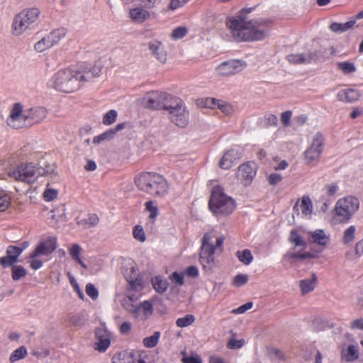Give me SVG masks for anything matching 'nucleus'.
I'll return each instance as SVG.
<instances>
[{"label": "nucleus", "instance_id": "20", "mask_svg": "<svg viewBox=\"0 0 363 363\" xmlns=\"http://www.w3.org/2000/svg\"><path fill=\"white\" fill-rule=\"evenodd\" d=\"M148 49L151 54L161 63L167 61V52L164 49L163 43L157 40H152L148 44Z\"/></svg>", "mask_w": 363, "mask_h": 363}, {"label": "nucleus", "instance_id": "24", "mask_svg": "<svg viewBox=\"0 0 363 363\" xmlns=\"http://www.w3.org/2000/svg\"><path fill=\"white\" fill-rule=\"evenodd\" d=\"M311 238V242L315 243L320 247H325L330 242L329 235L323 230H315L314 231L308 232Z\"/></svg>", "mask_w": 363, "mask_h": 363}, {"label": "nucleus", "instance_id": "35", "mask_svg": "<svg viewBox=\"0 0 363 363\" xmlns=\"http://www.w3.org/2000/svg\"><path fill=\"white\" fill-rule=\"evenodd\" d=\"M342 357L347 362H352L357 359L359 357L358 349L357 346L350 345L346 350L342 352Z\"/></svg>", "mask_w": 363, "mask_h": 363}, {"label": "nucleus", "instance_id": "41", "mask_svg": "<svg viewBox=\"0 0 363 363\" xmlns=\"http://www.w3.org/2000/svg\"><path fill=\"white\" fill-rule=\"evenodd\" d=\"M12 278L15 281H18L26 276L27 272L26 269L21 265H14L11 268Z\"/></svg>", "mask_w": 363, "mask_h": 363}, {"label": "nucleus", "instance_id": "61", "mask_svg": "<svg viewBox=\"0 0 363 363\" xmlns=\"http://www.w3.org/2000/svg\"><path fill=\"white\" fill-rule=\"evenodd\" d=\"M189 0H171L169 9L174 11L183 6Z\"/></svg>", "mask_w": 363, "mask_h": 363}, {"label": "nucleus", "instance_id": "6", "mask_svg": "<svg viewBox=\"0 0 363 363\" xmlns=\"http://www.w3.org/2000/svg\"><path fill=\"white\" fill-rule=\"evenodd\" d=\"M208 206L214 214L228 215L235 208L234 200L228 196L219 186L213 189Z\"/></svg>", "mask_w": 363, "mask_h": 363}, {"label": "nucleus", "instance_id": "39", "mask_svg": "<svg viewBox=\"0 0 363 363\" xmlns=\"http://www.w3.org/2000/svg\"><path fill=\"white\" fill-rule=\"evenodd\" d=\"M160 333L155 331L152 335L143 339V345L147 348L155 347L159 341Z\"/></svg>", "mask_w": 363, "mask_h": 363}, {"label": "nucleus", "instance_id": "9", "mask_svg": "<svg viewBox=\"0 0 363 363\" xmlns=\"http://www.w3.org/2000/svg\"><path fill=\"white\" fill-rule=\"evenodd\" d=\"M359 202L357 198L352 196L340 199L336 203L335 207V215L342 223H346L350 220L354 213L358 210Z\"/></svg>", "mask_w": 363, "mask_h": 363}, {"label": "nucleus", "instance_id": "29", "mask_svg": "<svg viewBox=\"0 0 363 363\" xmlns=\"http://www.w3.org/2000/svg\"><path fill=\"white\" fill-rule=\"evenodd\" d=\"M356 23V20H351L345 23L334 22L330 24V29L334 33H344L352 28Z\"/></svg>", "mask_w": 363, "mask_h": 363}, {"label": "nucleus", "instance_id": "46", "mask_svg": "<svg viewBox=\"0 0 363 363\" xmlns=\"http://www.w3.org/2000/svg\"><path fill=\"white\" fill-rule=\"evenodd\" d=\"M23 249L13 245H9L6 250V255L13 259L15 262L18 261V257L23 252Z\"/></svg>", "mask_w": 363, "mask_h": 363}, {"label": "nucleus", "instance_id": "11", "mask_svg": "<svg viewBox=\"0 0 363 363\" xmlns=\"http://www.w3.org/2000/svg\"><path fill=\"white\" fill-rule=\"evenodd\" d=\"M174 96L165 92H152L144 98L145 106L152 110H167Z\"/></svg>", "mask_w": 363, "mask_h": 363}, {"label": "nucleus", "instance_id": "48", "mask_svg": "<svg viewBox=\"0 0 363 363\" xmlns=\"http://www.w3.org/2000/svg\"><path fill=\"white\" fill-rule=\"evenodd\" d=\"M58 191L57 189L50 187V184H48L47 188L43 193V198L47 201H50L57 197Z\"/></svg>", "mask_w": 363, "mask_h": 363}, {"label": "nucleus", "instance_id": "16", "mask_svg": "<svg viewBox=\"0 0 363 363\" xmlns=\"http://www.w3.org/2000/svg\"><path fill=\"white\" fill-rule=\"evenodd\" d=\"M57 248V239L55 238H49L45 241L41 242L33 251L30 255V258L38 257L44 255L48 256L52 254Z\"/></svg>", "mask_w": 363, "mask_h": 363}, {"label": "nucleus", "instance_id": "31", "mask_svg": "<svg viewBox=\"0 0 363 363\" xmlns=\"http://www.w3.org/2000/svg\"><path fill=\"white\" fill-rule=\"evenodd\" d=\"M123 274L128 282L133 280L135 277L140 276L139 272L133 262L125 264L123 268Z\"/></svg>", "mask_w": 363, "mask_h": 363}, {"label": "nucleus", "instance_id": "55", "mask_svg": "<svg viewBox=\"0 0 363 363\" xmlns=\"http://www.w3.org/2000/svg\"><path fill=\"white\" fill-rule=\"evenodd\" d=\"M122 306L123 308L130 313L133 314L135 308L136 306L137 303H133V301H130V298H126L125 297L121 301Z\"/></svg>", "mask_w": 363, "mask_h": 363}, {"label": "nucleus", "instance_id": "12", "mask_svg": "<svg viewBox=\"0 0 363 363\" xmlns=\"http://www.w3.org/2000/svg\"><path fill=\"white\" fill-rule=\"evenodd\" d=\"M67 30L64 28L54 29L35 43L34 48L38 52L47 50L65 38Z\"/></svg>", "mask_w": 363, "mask_h": 363}, {"label": "nucleus", "instance_id": "63", "mask_svg": "<svg viewBox=\"0 0 363 363\" xmlns=\"http://www.w3.org/2000/svg\"><path fill=\"white\" fill-rule=\"evenodd\" d=\"M14 260H13L12 258H11L9 255H6L4 257H2L0 258V264L3 267H13V264L16 263Z\"/></svg>", "mask_w": 363, "mask_h": 363}, {"label": "nucleus", "instance_id": "58", "mask_svg": "<svg viewBox=\"0 0 363 363\" xmlns=\"http://www.w3.org/2000/svg\"><path fill=\"white\" fill-rule=\"evenodd\" d=\"M268 354L272 359H284V353L277 348L272 347L268 350Z\"/></svg>", "mask_w": 363, "mask_h": 363}, {"label": "nucleus", "instance_id": "5", "mask_svg": "<svg viewBox=\"0 0 363 363\" xmlns=\"http://www.w3.org/2000/svg\"><path fill=\"white\" fill-rule=\"evenodd\" d=\"M43 174L50 175L52 179H55L58 176L57 172L55 171H52V172H45L44 173H41L37 165L32 162L21 163L9 169L7 172V174L16 181L28 184L33 183L38 177Z\"/></svg>", "mask_w": 363, "mask_h": 363}, {"label": "nucleus", "instance_id": "40", "mask_svg": "<svg viewBox=\"0 0 363 363\" xmlns=\"http://www.w3.org/2000/svg\"><path fill=\"white\" fill-rule=\"evenodd\" d=\"M195 321L194 315L191 314L186 315L183 318H179L176 321V325L179 328H185L191 325Z\"/></svg>", "mask_w": 363, "mask_h": 363}, {"label": "nucleus", "instance_id": "33", "mask_svg": "<svg viewBox=\"0 0 363 363\" xmlns=\"http://www.w3.org/2000/svg\"><path fill=\"white\" fill-rule=\"evenodd\" d=\"M315 257V255L311 252H288L284 256V258L286 260H289L291 262L294 261L296 259H313Z\"/></svg>", "mask_w": 363, "mask_h": 363}, {"label": "nucleus", "instance_id": "57", "mask_svg": "<svg viewBox=\"0 0 363 363\" xmlns=\"http://www.w3.org/2000/svg\"><path fill=\"white\" fill-rule=\"evenodd\" d=\"M86 294L91 297L93 300H96L99 296V291L91 283H89L86 286L85 289Z\"/></svg>", "mask_w": 363, "mask_h": 363}, {"label": "nucleus", "instance_id": "15", "mask_svg": "<svg viewBox=\"0 0 363 363\" xmlns=\"http://www.w3.org/2000/svg\"><path fill=\"white\" fill-rule=\"evenodd\" d=\"M256 175V168L254 163H244L238 167L237 177L245 186L250 185Z\"/></svg>", "mask_w": 363, "mask_h": 363}, {"label": "nucleus", "instance_id": "59", "mask_svg": "<svg viewBox=\"0 0 363 363\" xmlns=\"http://www.w3.org/2000/svg\"><path fill=\"white\" fill-rule=\"evenodd\" d=\"M11 205V198L8 195L0 196V211H6Z\"/></svg>", "mask_w": 363, "mask_h": 363}, {"label": "nucleus", "instance_id": "42", "mask_svg": "<svg viewBox=\"0 0 363 363\" xmlns=\"http://www.w3.org/2000/svg\"><path fill=\"white\" fill-rule=\"evenodd\" d=\"M130 290L140 291L144 287L143 277L140 275L128 282Z\"/></svg>", "mask_w": 363, "mask_h": 363}, {"label": "nucleus", "instance_id": "34", "mask_svg": "<svg viewBox=\"0 0 363 363\" xmlns=\"http://www.w3.org/2000/svg\"><path fill=\"white\" fill-rule=\"evenodd\" d=\"M152 282L155 291L160 294H162L166 291L169 286L167 281L161 277H156L152 279Z\"/></svg>", "mask_w": 363, "mask_h": 363}, {"label": "nucleus", "instance_id": "36", "mask_svg": "<svg viewBox=\"0 0 363 363\" xmlns=\"http://www.w3.org/2000/svg\"><path fill=\"white\" fill-rule=\"evenodd\" d=\"M236 257L240 262L245 265H249L253 260V256L250 250L245 249L242 251H238Z\"/></svg>", "mask_w": 363, "mask_h": 363}, {"label": "nucleus", "instance_id": "44", "mask_svg": "<svg viewBox=\"0 0 363 363\" xmlns=\"http://www.w3.org/2000/svg\"><path fill=\"white\" fill-rule=\"evenodd\" d=\"M300 209L303 214L309 215L312 212V202L309 197L303 196L300 204Z\"/></svg>", "mask_w": 363, "mask_h": 363}, {"label": "nucleus", "instance_id": "18", "mask_svg": "<svg viewBox=\"0 0 363 363\" xmlns=\"http://www.w3.org/2000/svg\"><path fill=\"white\" fill-rule=\"evenodd\" d=\"M46 116L47 110L43 107H34L26 110L27 127L41 122Z\"/></svg>", "mask_w": 363, "mask_h": 363}, {"label": "nucleus", "instance_id": "2", "mask_svg": "<svg viewBox=\"0 0 363 363\" xmlns=\"http://www.w3.org/2000/svg\"><path fill=\"white\" fill-rule=\"evenodd\" d=\"M134 183L142 191L155 196H164L168 192V184L159 174L143 172L135 177Z\"/></svg>", "mask_w": 363, "mask_h": 363}, {"label": "nucleus", "instance_id": "23", "mask_svg": "<svg viewBox=\"0 0 363 363\" xmlns=\"http://www.w3.org/2000/svg\"><path fill=\"white\" fill-rule=\"evenodd\" d=\"M150 16V12L146 8L136 7L130 9L129 17L137 23H143Z\"/></svg>", "mask_w": 363, "mask_h": 363}, {"label": "nucleus", "instance_id": "49", "mask_svg": "<svg viewBox=\"0 0 363 363\" xmlns=\"http://www.w3.org/2000/svg\"><path fill=\"white\" fill-rule=\"evenodd\" d=\"M118 113L115 110H110L108 111L103 118V123L104 125H111L113 123L117 118Z\"/></svg>", "mask_w": 363, "mask_h": 363}, {"label": "nucleus", "instance_id": "10", "mask_svg": "<svg viewBox=\"0 0 363 363\" xmlns=\"http://www.w3.org/2000/svg\"><path fill=\"white\" fill-rule=\"evenodd\" d=\"M325 138L320 133H315L310 146L304 152V162L306 164H315L318 162L323 152Z\"/></svg>", "mask_w": 363, "mask_h": 363}, {"label": "nucleus", "instance_id": "38", "mask_svg": "<svg viewBox=\"0 0 363 363\" xmlns=\"http://www.w3.org/2000/svg\"><path fill=\"white\" fill-rule=\"evenodd\" d=\"M27 353V350L24 346L19 347L11 353L9 357V361L11 363H13L22 359L26 356Z\"/></svg>", "mask_w": 363, "mask_h": 363}, {"label": "nucleus", "instance_id": "53", "mask_svg": "<svg viewBox=\"0 0 363 363\" xmlns=\"http://www.w3.org/2000/svg\"><path fill=\"white\" fill-rule=\"evenodd\" d=\"M133 235L135 239L142 242L146 239L145 231L140 225H136L134 228Z\"/></svg>", "mask_w": 363, "mask_h": 363}, {"label": "nucleus", "instance_id": "28", "mask_svg": "<svg viewBox=\"0 0 363 363\" xmlns=\"http://www.w3.org/2000/svg\"><path fill=\"white\" fill-rule=\"evenodd\" d=\"M82 248L78 244H73L69 249V253L71 257L80 264L84 269H87V265L82 261L80 255L82 252Z\"/></svg>", "mask_w": 363, "mask_h": 363}, {"label": "nucleus", "instance_id": "17", "mask_svg": "<svg viewBox=\"0 0 363 363\" xmlns=\"http://www.w3.org/2000/svg\"><path fill=\"white\" fill-rule=\"evenodd\" d=\"M95 350L104 352L111 344V333L104 328H97L96 330Z\"/></svg>", "mask_w": 363, "mask_h": 363}, {"label": "nucleus", "instance_id": "19", "mask_svg": "<svg viewBox=\"0 0 363 363\" xmlns=\"http://www.w3.org/2000/svg\"><path fill=\"white\" fill-rule=\"evenodd\" d=\"M153 312L152 303L150 301H145L136 304L132 315L140 320L147 319Z\"/></svg>", "mask_w": 363, "mask_h": 363}, {"label": "nucleus", "instance_id": "30", "mask_svg": "<svg viewBox=\"0 0 363 363\" xmlns=\"http://www.w3.org/2000/svg\"><path fill=\"white\" fill-rule=\"evenodd\" d=\"M286 58L290 63L294 64L309 63L312 60L311 54H290Z\"/></svg>", "mask_w": 363, "mask_h": 363}, {"label": "nucleus", "instance_id": "25", "mask_svg": "<svg viewBox=\"0 0 363 363\" xmlns=\"http://www.w3.org/2000/svg\"><path fill=\"white\" fill-rule=\"evenodd\" d=\"M79 69V78L82 82L89 81L94 77H99L101 74V67L94 66L92 67H87L86 66H81Z\"/></svg>", "mask_w": 363, "mask_h": 363}, {"label": "nucleus", "instance_id": "54", "mask_svg": "<svg viewBox=\"0 0 363 363\" xmlns=\"http://www.w3.org/2000/svg\"><path fill=\"white\" fill-rule=\"evenodd\" d=\"M248 281V276L244 274H240L233 279V284L236 287H240L245 285Z\"/></svg>", "mask_w": 363, "mask_h": 363}, {"label": "nucleus", "instance_id": "1", "mask_svg": "<svg viewBox=\"0 0 363 363\" xmlns=\"http://www.w3.org/2000/svg\"><path fill=\"white\" fill-rule=\"evenodd\" d=\"M268 21L264 20H250L242 13L228 20L227 25L231 30L232 36L236 41L262 40L267 36Z\"/></svg>", "mask_w": 363, "mask_h": 363}, {"label": "nucleus", "instance_id": "60", "mask_svg": "<svg viewBox=\"0 0 363 363\" xmlns=\"http://www.w3.org/2000/svg\"><path fill=\"white\" fill-rule=\"evenodd\" d=\"M244 340L230 339L228 342V347L230 349H239L244 345Z\"/></svg>", "mask_w": 363, "mask_h": 363}, {"label": "nucleus", "instance_id": "3", "mask_svg": "<svg viewBox=\"0 0 363 363\" xmlns=\"http://www.w3.org/2000/svg\"><path fill=\"white\" fill-rule=\"evenodd\" d=\"M224 238L213 233H206L202 239L199 261L205 271H211L215 266V255L222 251Z\"/></svg>", "mask_w": 363, "mask_h": 363}, {"label": "nucleus", "instance_id": "37", "mask_svg": "<svg viewBox=\"0 0 363 363\" xmlns=\"http://www.w3.org/2000/svg\"><path fill=\"white\" fill-rule=\"evenodd\" d=\"M356 232V227L354 225L349 226L344 232L342 238V242L344 245H348L352 242L354 240Z\"/></svg>", "mask_w": 363, "mask_h": 363}, {"label": "nucleus", "instance_id": "45", "mask_svg": "<svg viewBox=\"0 0 363 363\" xmlns=\"http://www.w3.org/2000/svg\"><path fill=\"white\" fill-rule=\"evenodd\" d=\"M188 31L185 26L177 27L172 30L170 36L174 40H180L187 35Z\"/></svg>", "mask_w": 363, "mask_h": 363}, {"label": "nucleus", "instance_id": "50", "mask_svg": "<svg viewBox=\"0 0 363 363\" xmlns=\"http://www.w3.org/2000/svg\"><path fill=\"white\" fill-rule=\"evenodd\" d=\"M114 135V131H106L98 136H96L93 139V143L99 144L103 141L108 140L112 138Z\"/></svg>", "mask_w": 363, "mask_h": 363}, {"label": "nucleus", "instance_id": "47", "mask_svg": "<svg viewBox=\"0 0 363 363\" xmlns=\"http://www.w3.org/2000/svg\"><path fill=\"white\" fill-rule=\"evenodd\" d=\"M289 240L294 245L295 247L298 246L304 247L306 246V242L296 230L291 231Z\"/></svg>", "mask_w": 363, "mask_h": 363}, {"label": "nucleus", "instance_id": "52", "mask_svg": "<svg viewBox=\"0 0 363 363\" xmlns=\"http://www.w3.org/2000/svg\"><path fill=\"white\" fill-rule=\"evenodd\" d=\"M218 108L227 116L232 115L235 112V108L224 101H221Z\"/></svg>", "mask_w": 363, "mask_h": 363}, {"label": "nucleus", "instance_id": "32", "mask_svg": "<svg viewBox=\"0 0 363 363\" xmlns=\"http://www.w3.org/2000/svg\"><path fill=\"white\" fill-rule=\"evenodd\" d=\"M99 223V218L95 213H90L86 218L82 219L78 222L79 225L83 226L84 228H94Z\"/></svg>", "mask_w": 363, "mask_h": 363}, {"label": "nucleus", "instance_id": "27", "mask_svg": "<svg viewBox=\"0 0 363 363\" xmlns=\"http://www.w3.org/2000/svg\"><path fill=\"white\" fill-rule=\"evenodd\" d=\"M112 362L113 363H135L134 354L132 352L122 351L113 355Z\"/></svg>", "mask_w": 363, "mask_h": 363}, {"label": "nucleus", "instance_id": "4", "mask_svg": "<svg viewBox=\"0 0 363 363\" xmlns=\"http://www.w3.org/2000/svg\"><path fill=\"white\" fill-rule=\"evenodd\" d=\"M79 72V67L74 66L58 70L51 79L52 86L60 91L73 92L82 82Z\"/></svg>", "mask_w": 363, "mask_h": 363}, {"label": "nucleus", "instance_id": "8", "mask_svg": "<svg viewBox=\"0 0 363 363\" xmlns=\"http://www.w3.org/2000/svg\"><path fill=\"white\" fill-rule=\"evenodd\" d=\"M167 111L169 119L177 126L184 128L189 124V111L181 99L174 96L172 101L171 107H169Z\"/></svg>", "mask_w": 363, "mask_h": 363}, {"label": "nucleus", "instance_id": "22", "mask_svg": "<svg viewBox=\"0 0 363 363\" xmlns=\"http://www.w3.org/2000/svg\"><path fill=\"white\" fill-rule=\"evenodd\" d=\"M360 96L359 91L354 89H346L339 91L336 97L340 101L352 104L358 101Z\"/></svg>", "mask_w": 363, "mask_h": 363}, {"label": "nucleus", "instance_id": "62", "mask_svg": "<svg viewBox=\"0 0 363 363\" xmlns=\"http://www.w3.org/2000/svg\"><path fill=\"white\" fill-rule=\"evenodd\" d=\"M253 306L252 302H247V303L233 310L232 313L235 314H242L245 313L247 310L252 308Z\"/></svg>", "mask_w": 363, "mask_h": 363}, {"label": "nucleus", "instance_id": "14", "mask_svg": "<svg viewBox=\"0 0 363 363\" xmlns=\"http://www.w3.org/2000/svg\"><path fill=\"white\" fill-rule=\"evenodd\" d=\"M246 67V63L240 60L224 62L219 65L216 70L218 75L227 77L240 72Z\"/></svg>", "mask_w": 363, "mask_h": 363}, {"label": "nucleus", "instance_id": "7", "mask_svg": "<svg viewBox=\"0 0 363 363\" xmlns=\"http://www.w3.org/2000/svg\"><path fill=\"white\" fill-rule=\"evenodd\" d=\"M40 13V10L36 7L22 10L14 17L13 21V34L16 36L23 34L30 28V25L39 20Z\"/></svg>", "mask_w": 363, "mask_h": 363}, {"label": "nucleus", "instance_id": "21", "mask_svg": "<svg viewBox=\"0 0 363 363\" xmlns=\"http://www.w3.org/2000/svg\"><path fill=\"white\" fill-rule=\"evenodd\" d=\"M240 158V153L235 150H230L225 152L221 158L219 165L220 168L228 169L231 168Z\"/></svg>", "mask_w": 363, "mask_h": 363}, {"label": "nucleus", "instance_id": "51", "mask_svg": "<svg viewBox=\"0 0 363 363\" xmlns=\"http://www.w3.org/2000/svg\"><path fill=\"white\" fill-rule=\"evenodd\" d=\"M183 357L182 361L183 363H202V360L199 355L196 353L192 354L191 356H186L184 352H182Z\"/></svg>", "mask_w": 363, "mask_h": 363}, {"label": "nucleus", "instance_id": "64", "mask_svg": "<svg viewBox=\"0 0 363 363\" xmlns=\"http://www.w3.org/2000/svg\"><path fill=\"white\" fill-rule=\"evenodd\" d=\"M170 279L176 284L182 286L184 284V276L180 273L174 272L170 276Z\"/></svg>", "mask_w": 363, "mask_h": 363}, {"label": "nucleus", "instance_id": "26", "mask_svg": "<svg viewBox=\"0 0 363 363\" xmlns=\"http://www.w3.org/2000/svg\"><path fill=\"white\" fill-rule=\"evenodd\" d=\"M317 284V277L313 273L311 274V278L303 279L299 282V287L302 294H306L314 290Z\"/></svg>", "mask_w": 363, "mask_h": 363}, {"label": "nucleus", "instance_id": "43", "mask_svg": "<svg viewBox=\"0 0 363 363\" xmlns=\"http://www.w3.org/2000/svg\"><path fill=\"white\" fill-rule=\"evenodd\" d=\"M337 67L344 74H347L356 71V67L352 62H342L337 64Z\"/></svg>", "mask_w": 363, "mask_h": 363}, {"label": "nucleus", "instance_id": "56", "mask_svg": "<svg viewBox=\"0 0 363 363\" xmlns=\"http://www.w3.org/2000/svg\"><path fill=\"white\" fill-rule=\"evenodd\" d=\"M145 208L150 213L149 216L150 219L154 220L157 216L158 208L157 206L153 205V202L152 201L145 203Z\"/></svg>", "mask_w": 363, "mask_h": 363}, {"label": "nucleus", "instance_id": "13", "mask_svg": "<svg viewBox=\"0 0 363 363\" xmlns=\"http://www.w3.org/2000/svg\"><path fill=\"white\" fill-rule=\"evenodd\" d=\"M26 111L21 103H15L11 108L6 119V124L12 129H20L27 127Z\"/></svg>", "mask_w": 363, "mask_h": 363}]
</instances>
